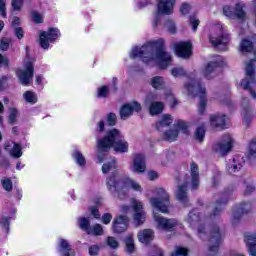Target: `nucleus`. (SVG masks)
Here are the masks:
<instances>
[{"instance_id":"nucleus-1","label":"nucleus","mask_w":256,"mask_h":256,"mask_svg":"<svg viewBox=\"0 0 256 256\" xmlns=\"http://www.w3.org/2000/svg\"><path fill=\"white\" fill-rule=\"evenodd\" d=\"M141 59L146 65H158L160 69H167L173 65V56L163 48V40L150 41L142 47H133L130 59Z\"/></svg>"},{"instance_id":"nucleus-2","label":"nucleus","mask_w":256,"mask_h":256,"mask_svg":"<svg viewBox=\"0 0 256 256\" xmlns=\"http://www.w3.org/2000/svg\"><path fill=\"white\" fill-rule=\"evenodd\" d=\"M102 172L104 174L111 173L106 180V185L110 193H117L119 199L124 198L123 193L127 192L128 189H132L138 193L143 191L141 184L134 179L130 177H123L119 179V169L115 159L104 163L102 166Z\"/></svg>"},{"instance_id":"nucleus-3","label":"nucleus","mask_w":256,"mask_h":256,"mask_svg":"<svg viewBox=\"0 0 256 256\" xmlns=\"http://www.w3.org/2000/svg\"><path fill=\"white\" fill-rule=\"evenodd\" d=\"M185 221L190 227H192V229H195V227H197L198 237H200V239L208 238L209 252L211 253V255H215L219 251V246L223 241V236L219 231V227H213L209 235H207V232L205 231V226L201 224V217L199 216V212L197 210H192L191 212H189Z\"/></svg>"},{"instance_id":"nucleus-4","label":"nucleus","mask_w":256,"mask_h":256,"mask_svg":"<svg viewBox=\"0 0 256 256\" xmlns=\"http://www.w3.org/2000/svg\"><path fill=\"white\" fill-rule=\"evenodd\" d=\"M111 147L116 153H127L129 151V143L125 141L123 134L117 129L109 130L103 138L97 140L99 163H103V154L107 153Z\"/></svg>"},{"instance_id":"nucleus-5","label":"nucleus","mask_w":256,"mask_h":256,"mask_svg":"<svg viewBox=\"0 0 256 256\" xmlns=\"http://www.w3.org/2000/svg\"><path fill=\"white\" fill-rule=\"evenodd\" d=\"M191 184V189L199 187V166L192 162L190 165V176L186 175L180 179L176 191V199L181 202L184 207L189 205V196L187 195V185Z\"/></svg>"},{"instance_id":"nucleus-6","label":"nucleus","mask_w":256,"mask_h":256,"mask_svg":"<svg viewBox=\"0 0 256 256\" xmlns=\"http://www.w3.org/2000/svg\"><path fill=\"white\" fill-rule=\"evenodd\" d=\"M184 89L187 91L188 95L199 97V112L203 113L205 107H207V89L205 86L198 80L191 78L190 81L184 85Z\"/></svg>"},{"instance_id":"nucleus-7","label":"nucleus","mask_w":256,"mask_h":256,"mask_svg":"<svg viewBox=\"0 0 256 256\" xmlns=\"http://www.w3.org/2000/svg\"><path fill=\"white\" fill-rule=\"evenodd\" d=\"M225 25L218 23L212 28L209 41L213 47H221L222 51H227V45H229V34H227Z\"/></svg>"},{"instance_id":"nucleus-8","label":"nucleus","mask_w":256,"mask_h":256,"mask_svg":"<svg viewBox=\"0 0 256 256\" xmlns=\"http://www.w3.org/2000/svg\"><path fill=\"white\" fill-rule=\"evenodd\" d=\"M154 193L157 197L150 198V204L154 209L160 211V213H164V215L169 214V208L171 207L169 193H167L163 188L155 189Z\"/></svg>"},{"instance_id":"nucleus-9","label":"nucleus","mask_w":256,"mask_h":256,"mask_svg":"<svg viewBox=\"0 0 256 256\" xmlns=\"http://www.w3.org/2000/svg\"><path fill=\"white\" fill-rule=\"evenodd\" d=\"M255 60H250L246 65V77L240 83V87L244 91H250V95L253 99H256V93L251 89L255 85Z\"/></svg>"},{"instance_id":"nucleus-10","label":"nucleus","mask_w":256,"mask_h":256,"mask_svg":"<svg viewBox=\"0 0 256 256\" xmlns=\"http://www.w3.org/2000/svg\"><path fill=\"white\" fill-rule=\"evenodd\" d=\"M175 9V0H157V12L155 13L152 27L159 25V15H173Z\"/></svg>"},{"instance_id":"nucleus-11","label":"nucleus","mask_w":256,"mask_h":256,"mask_svg":"<svg viewBox=\"0 0 256 256\" xmlns=\"http://www.w3.org/2000/svg\"><path fill=\"white\" fill-rule=\"evenodd\" d=\"M179 133H183L184 135H189V125L187 122L183 120H178L177 123L174 124V129H170L164 132V140L173 143V141H177V137H179Z\"/></svg>"},{"instance_id":"nucleus-12","label":"nucleus","mask_w":256,"mask_h":256,"mask_svg":"<svg viewBox=\"0 0 256 256\" xmlns=\"http://www.w3.org/2000/svg\"><path fill=\"white\" fill-rule=\"evenodd\" d=\"M156 229L159 231H174L175 227H179V221L175 218H165L161 214L153 213Z\"/></svg>"},{"instance_id":"nucleus-13","label":"nucleus","mask_w":256,"mask_h":256,"mask_svg":"<svg viewBox=\"0 0 256 256\" xmlns=\"http://www.w3.org/2000/svg\"><path fill=\"white\" fill-rule=\"evenodd\" d=\"M35 68L33 67V63L26 62L23 68L17 70L16 75L21 83V85H30L33 81Z\"/></svg>"},{"instance_id":"nucleus-14","label":"nucleus","mask_w":256,"mask_h":256,"mask_svg":"<svg viewBox=\"0 0 256 256\" xmlns=\"http://www.w3.org/2000/svg\"><path fill=\"white\" fill-rule=\"evenodd\" d=\"M244 7L245 4L238 2L235 5L234 10L231 6H224L223 13L225 17H228V19H239V21H245V19H247V13L243 10Z\"/></svg>"},{"instance_id":"nucleus-15","label":"nucleus","mask_w":256,"mask_h":256,"mask_svg":"<svg viewBox=\"0 0 256 256\" xmlns=\"http://www.w3.org/2000/svg\"><path fill=\"white\" fill-rule=\"evenodd\" d=\"M219 67H223V58L220 56H218L216 60L208 62L207 65L201 69V75L208 80L215 79Z\"/></svg>"},{"instance_id":"nucleus-16","label":"nucleus","mask_w":256,"mask_h":256,"mask_svg":"<svg viewBox=\"0 0 256 256\" xmlns=\"http://www.w3.org/2000/svg\"><path fill=\"white\" fill-rule=\"evenodd\" d=\"M132 209L134 211V214H133L134 225L136 227H141V225H143V223H145V220L147 219V213L143 208V202L136 199L132 200Z\"/></svg>"},{"instance_id":"nucleus-17","label":"nucleus","mask_w":256,"mask_h":256,"mask_svg":"<svg viewBox=\"0 0 256 256\" xmlns=\"http://www.w3.org/2000/svg\"><path fill=\"white\" fill-rule=\"evenodd\" d=\"M61 37V32L57 28H50L48 31L40 33V46L42 49H49V43L57 41Z\"/></svg>"},{"instance_id":"nucleus-18","label":"nucleus","mask_w":256,"mask_h":256,"mask_svg":"<svg viewBox=\"0 0 256 256\" xmlns=\"http://www.w3.org/2000/svg\"><path fill=\"white\" fill-rule=\"evenodd\" d=\"M155 99L157 97L154 94L148 95L146 99V103H149V113L152 117L154 115H160V113H163V109H165V104L163 102H157Z\"/></svg>"},{"instance_id":"nucleus-19","label":"nucleus","mask_w":256,"mask_h":256,"mask_svg":"<svg viewBox=\"0 0 256 256\" xmlns=\"http://www.w3.org/2000/svg\"><path fill=\"white\" fill-rule=\"evenodd\" d=\"M232 147L233 138L231 137V135L226 134L222 137V142L214 147V150L216 153H220V155H227V153L231 151Z\"/></svg>"},{"instance_id":"nucleus-20","label":"nucleus","mask_w":256,"mask_h":256,"mask_svg":"<svg viewBox=\"0 0 256 256\" xmlns=\"http://www.w3.org/2000/svg\"><path fill=\"white\" fill-rule=\"evenodd\" d=\"M140 110H141V104H139L138 102H131V103L125 104L120 109V117L123 120L129 119V117H131L133 113H139Z\"/></svg>"},{"instance_id":"nucleus-21","label":"nucleus","mask_w":256,"mask_h":256,"mask_svg":"<svg viewBox=\"0 0 256 256\" xmlns=\"http://www.w3.org/2000/svg\"><path fill=\"white\" fill-rule=\"evenodd\" d=\"M130 169L133 173L141 175V173L147 169V165L145 164V155L135 154Z\"/></svg>"},{"instance_id":"nucleus-22","label":"nucleus","mask_w":256,"mask_h":256,"mask_svg":"<svg viewBox=\"0 0 256 256\" xmlns=\"http://www.w3.org/2000/svg\"><path fill=\"white\" fill-rule=\"evenodd\" d=\"M191 42H178L174 44L175 53L182 59H189L191 57Z\"/></svg>"},{"instance_id":"nucleus-23","label":"nucleus","mask_w":256,"mask_h":256,"mask_svg":"<svg viewBox=\"0 0 256 256\" xmlns=\"http://www.w3.org/2000/svg\"><path fill=\"white\" fill-rule=\"evenodd\" d=\"M127 227H129V218L123 215L116 217L112 224L114 233H123L127 231Z\"/></svg>"},{"instance_id":"nucleus-24","label":"nucleus","mask_w":256,"mask_h":256,"mask_svg":"<svg viewBox=\"0 0 256 256\" xmlns=\"http://www.w3.org/2000/svg\"><path fill=\"white\" fill-rule=\"evenodd\" d=\"M5 151H8L10 156L14 159H19L23 157V151L21 148V144H17L15 142H7L4 146Z\"/></svg>"},{"instance_id":"nucleus-25","label":"nucleus","mask_w":256,"mask_h":256,"mask_svg":"<svg viewBox=\"0 0 256 256\" xmlns=\"http://www.w3.org/2000/svg\"><path fill=\"white\" fill-rule=\"evenodd\" d=\"M58 251L61 256H75V250H72L69 241L65 239L59 240Z\"/></svg>"},{"instance_id":"nucleus-26","label":"nucleus","mask_w":256,"mask_h":256,"mask_svg":"<svg viewBox=\"0 0 256 256\" xmlns=\"http://www.w3.org/2000/svg\"><path fill=\"white\" fill-rule=\"evenodd\" d=\"M153 239H155V232L152 229H144L138 232V241H140V243L148 245Z\"/></svg>"},{"instance_id":"nucleus-27","label":"nucleus","mask_w":256,"mask_h":256,"mask_svg":"<svg viewBox=\"0 0 256 256\" xmlns=\"http://www.w3.org/2000/svg\"><path fill=\"white\" fill-rule=\"evenodd\" d=\"M243 157L235 156L229 163H228V173H237L243 167Z\"/></svg>"},{"instance_id":"nucleus-28","label":"nucleus","mask_w":256,"mask_h":256,"mask_svg":"<svg viewBox=\"0 0 256 256\" xmlns=\"http://www.w3.org/2000/svg\"><path fill=\"white\" fill-rule=\"evenodd\" d=\"M249 211H251V204L242 203L233 210L232 217L234 221H236V219H241V215H245V213H249Z\"/></svg>"},{"instance_id":"nucleus-29","label":"nucleus","mask_w":256,"mask_h":256,"mask_svg":"<svg viewBox=\"0 0 256 256\" xmlns=\"http://www.w3.org/2000/svg\"><path fill=\"white\" fill-rule=\"evenodd\" d=\"M227 121V116L223 114H214L210 116V124L212 127H218L223 129L225 127V123Z\"/></svg>"},{"instance_id":"nucleus-30","label":"nucleus","mask_w":256,"mask_h":256,"mask_svg":"<svg viewBox=\"0 0 256 256\" xmlns=\"http://www.w3.org/2000/svg\"><path fill=\"white\" fill-rule=\"evenodd\" d=\"M245 243L250 256H256V235L248 234L245 236Z\"/></svg>"},{"instance_id":"nucleus-31","label":"nucleus","mask_w":256,"mask_h":256,"mask_svg":"<svg viewBox=\"0 0 256 256\" xmlns=\"http://www.w3.org/2000/svg\"><path fill=\"white\" fill-rule=\"evenodd\" d=\"M173 123V117L169 114H164L161 116L159 121L156 122L157 131H163L165 127H169Z\"/></svg>"},{"instance_id":"nucleus-32","label":"nucleus","mask_w":256,"mask_h":256,"mask_svg":"<svg viewBox=\"0 0 256 256\" xmlns=\"http://www.w3.org/2000/svg\"><path fill=\"white\" fill-rule=\"evenodd\" d=\"M150 85L153 87V89H165V78L161 76H154L150 79Z\"/></svg>"},{"instance_id":"nucleus-33","label":"nucleus","mask_w":256,"mask_h":256,"mask_svg":"<svg viewBox=\"0 0 256 256\" xmlns=\"http://www.w3.org/2000/svg\"><path fill=\"white\" fill-rule=\"evenodd\" d=\"M253 49V42L247 38L243 39L240 43V51L242 53H251Z\"/></svg>"},{"instance_id":"nucleus-34","label":"nucleus","mask_w":256,"mask_h":256,"mask_svg":"<svg viewBox=\"0 0 256 256\" xmlns=\"http://www.w3.org/2000/svg\"><path fill=\"white\" fill-rule=\"evenodd\" d=\"M23 99L26 103H30V105H35L37 103V94L33 91H26L23 94Z\"/></svg>"},{"instance_id":"nucleus-35","label":"nucleus","mask_w":256,"mask_h":256,"mask_svg":"<svg viewBox=\"0 0 256 256\" xmlns=\"http://www.w3.org/2000/svg\"><path fill=\"white\" fill-rule=\"evenodd\" d=\"M127 253L135 252V241L133 240V234H129L125 239Z\"/></svg>"},{"instance_id":"nucleus-36","label":"nucleus","mask_w":256,"mask_h":256,"mask_svg":"<svg viewBox=\"0 0 256 256\" xmlns=\"http://www.w3.org/2000/svg\"><path fill=\"white\" fill-rule=\"evenodd\" d=\"M227 203V199H222V200H217L216 203L213 206V216H217L219 215V213H221V211H223V207H225V204Z\"/></svg>"},{"instance_id":"nucleus-37","label":"nucleus","mask_w":256,"mask_h":256,"mask_svg":"<svg viewBox=\"0 0 256 256\" xmlns=\"http://www.w3.org/2000/svg\"><path fill=\"white\" fill-rule=\"evenodd\" d=\"M246 155H247L248 159H255V157H256V139H253L250 142Z\"/></svg>"},{"instance_id":"nucleus-38","label":"nucleus","mask_w":256,"mask_h":256,"mask_svg":"<svg viewBox=\"0 0 256 256\" xmlns=\"http://www.w3.org/2000/svg\"><path fill=\"white\" fill-rule=\"evenodd\" d=\"M88 235L101 236L103 235V226L101 224H95L90 227V230L87 232Z\"/></svg>"},{"instance_id":"nucleus-39","label":"nucleus","mask_w":256,"mask_h":256,"mask_svg":"<svg viewBox=\"0 0 256 256\" xmlns=\"http://www.w3.org/2000/svg\"><path fill=\"white\" fill-rule=\"evenodd\" d=\"M165 100L166 103L170 105L171 109L177 107V105L179 104L177 98H175V95H173L171 92L165 94Z\"/></svg>"},{"instance_id":"nucleus-40","label":"nucleus","mask_w":256,"mask_h":256,"mask_svg":"<svg viewBox=\"0 0 256 256\" xmlns=\"http://www.w3.org/2000/svg\"><path fill=\"white\" fill-rule=\"evenodd\" d=\"M78 224H79L80 229H82V231H86V233H89L91 226H89L88 218H85V217L79 218Z\"/></svg>"},{"instance_id":"nucleus-41","label":"nucleus","mask_w":256,"mask_h":256,"mask_svg":"<svg viewBox=\"0 0 256 256\" xmlns=\"http://www.w3.org/2000/svg\"><path fill=\"white\" fill-rule=\"evenodd\" d=\"M242 107H243L242 115L244 117L245 123H247V121H249V119H251V111H249V108H247V99L246 98H244L242 101Z\"/></svg>"},{"instance_id":"nucleus-42","label":"nucleus","mask_w":256,"mask_h":256,"mask_svg":"<svg viewBox=\"0 0 256 256\" xmlns=\"http://www.w3.org/2000/svg\"><path fill=\"white\" fill-rule=\"evenodd\" d=\"M73 159L76 161L77 165H80V167H83L85 165V156L79 151H75L72 154Z\"/></svg>"},{"instance_id":"nucleus-43","label":"nucleus","mask_w":256,"mask_h":256,"mask_svg":"<svg viewBox=\"0 0 256 256\" xmlns=\"http://www.w3.org/2000/svg\"><path fill=\"white\" fill-rule=\"evenodd\" d=\"M171 75L173 77H185L187 75V72L183 67H175L171 70Z\"/></svg>"},{"instance_id":"nucleus-44","label":"nucleus","mask_w":256,"mask_h":256,"mask_svg":"<svg viewBox=\"0 0 256 256\" xmlns=\"http://www.w3.org/2000/svg\"><path fill=\"white\" fill-rule=\"evenodd\" d=\"M2 187L5 191H12L13 189V182L9 178H4L1 180Z\"/></svg>"},{"instance_id":"nucleus-45","label":"nucleus","mask_w":256,"mask_h":256,"mask_svg":"<svg viewBox=\"0 0 256 256\" xmlns=\"http://www.w3.org/2000/svg\"><path fill=\"white\" fill-rule=\"evenodd\" d=\"M205 138V128L203 127H199L196 132H195V139L197 141H203V139Z\"/></svg>"},{"instance_id":"nucleus-46","label":"nucleus","mask_w":256,"mask_h":256,"mask_svg":"<svg viewBox=\"0 0 256 256\" xmlns=\"http://www.w3.org/2000/svg\"><path fill=\"white\" fill-rule=\"evenodd\" d=\"M165 27L168 29L169 33H177V26H175V22H173V20H167Z\"/></svg>"},{"instance_id":"nucleus-47","label":"nucleus","mask_w":256,"mask_h":256,"mask_svg":"<svg viewBox=\"0 0 256 256\" xmlns=\"http://www.w3.org/2000/svg\"><path fill=\"white\" fill-rule=\"evenodd\" d=\"M109 95V88L107 86H101L98 88L97 97L105 98Z\"/></svg>"},{"instance_id":"nucleus-48","label":"nucleus","mask_w":256,"mask_h":256,"mask_svg":"<svg viewBox=\"0 0 256 256\" xmlns=\"http://www.w3.org/2000/svg\"><path fill=\"white\" fill-rule=\"evenodd\" d=\"M107 245L111 247V249H118L119 248V242L115 237H108L107 238Z\"/></svg>"},{"instance_id":"nucleus-49","label":"nucleus","mask_w":256,"mask_h":256,"mask_svg":"<svg viewBox=\"0 0 256 256\" xmlns=\"http://www.w3.org/2000/svg\"><path fill=\"white\" fill-rule=\"evenodd\" d=\"M107 123L110 127H113L117 123V115L115 113H109L107 116Z\"/></svg>"},{"instance_id":"nucleus-50","label":"nucleus","mask_w":256,"mask_h":256,"mask_svg":"<svg viewBox=\"0 0 256 256\" xmlns=\"http://www.w3.org/2000/svg\"><path fill=\"white\" fill-rule=\"evenodd\" d=\"M187 253H189V250H187L186 248L178 247L172 253V256H187Z\"/></svg>"},{"instance_id":"nucleus-51","label":"nucleus","mask_w":256,"mask_h":256,"mask_svg":"<svg viewBox=\"0 0 256 256\" xmlns=\"http://www.w3.org/2000/svg\"><path fill=\"white\" fill-rule=\"evenodd\" d=\"M10 115H9V123H15V119H17V109L10 108Z\"/></svg>"},{"instance_id":"nucleus-52","label":"nucleus","mask_w":256,"mask_h":256,"mask_svg":"<svg viewBox=\"0 0 256 256\" xmlns=\"http://www.w3.org/2000/svg\"><path fill=\"white\" fill-rule=\"evenodd\" d=\"M32 19L34 23H43V16L39 12H32Z\"/></svg>"},{"instance_id":"nucleus-53","label":"nucleus","mask_w":256,"mask_h":256,"mask_svg":"<svg viewBox=\"0 0 256 256\" xmlns=\"http://www.w3.org/2000/svg\"><path fill=\"white\" fill-rule=\"evenodd\" d=\"M12 7L15 11L21 10L23 7V0H12Z\"/></svg>"},{"instance_id":"nucleus-54","label":"nucleus","mask_w":256,"mask_h":256,"mask_svg":"<svg viewBox=\"0 0 256 256\" xmlns=\"http://www.w3.org/2000/svg\"><path fill=\"white\" fill-rule=\"evenodd\" d=\"M111 219H113V215L110 213H105L102 216V223H104V225H109L111 223Z\"/></svg>"},{"instance_id":"nucleus-55","label":"nucleus","mask_w":256,"mask_h":256,"mask_svg":"<svg viewBox=\"0 0 256 256\" xmlns=\"http://www.w3.org/2000/svg\"><path fill=\"white\" fill-rule=\"evenodd\" d=\"M89 255L90 256H97L99 255V246L92 245L89 247Z\"/></svg>"},{"instance_id":"nucleus-56","label":"nucleus","mask_w":256,"mask_h":256,"mask_svg":"<svg viewBox=\"0 0 256 256\" xmlns=\"http://www.w3.org/2000/svg\"><path fill=\"white\" fill-rule=\"evenodd\" d=\"M11 218L9 217H2V219L0 220V225H2V227H4V229L6 231H9V220Z\"/></svg>"},{"instance_id":"nucleus-57","label":"nucleus","mask_w":256,"mask_h":256,"mask_svg":"<svg viewBox=\"0 0 256 256\" xmlns=\"http://www.w3.org/2000/svg\"><path fill=\"white\" fill-rule=\"evenodd\" d=\"M189 11H191V6L187 3H183L180 7V12L182 13V15H187Z\"/></svg>"},{"instance_id":"nucleus-58","label":"nucleus","mask_w":256,"mask_h":256,"mask_svg":"<svg viewBox=\"0 0 256 256\" xmlns=\"http://www.w3.org/2000/svg\"><path fill=\"white\" fill-rule=\"evenodd\" d=\"M190 25H192L193 31H197V27H199V19L195 17H190Z\"/></svg>"},{"instance_id":"nucleus-59","label":"nucleus","mask_w":256,"mask_h":256,"mask_svg":"<svg viewBox=\"0 0 256 256\" xmlns=\"http://www.w3.org/2000/svg\"><path fill=\"white\" fill-rule=\"evenodd\" d=\"M105 131V122L103 120L97 123L96 133H103Z\"/></svg>"},{"instance_id":"nucleus-60","label":"nucleus","mask_w":256,"mask_h":256,"mask_svg":"<svg viewBox=\"0 0 256 256\" xmlns=\"http://www.w3.org/2000/svg\"><path fill=\"white\" fill-rule=\"evenodd\" d=\"M138 8L143 9V7H147L148 3H150L151 0H135Z\"/></svg>"},{"instance_id":"nucleus-61","label":"nucleus","mask_w":256,"mask_h":256,"mask_svg":"<svg viewBox=\"0 0 256 256\" xmlns=\"http://www.w3.org/2000/svg\"><path fill=\"white\" fill-rule=\"evenodd\" d=\"M5 11H6L5 0H0V13L2 17H7V13Z\"/></svg>"},{"instance_id":"nucleus-62","label":"nucleus","mask_w":256,"mask_h":256,"mask_svg":"<svg viewBox=\"0 0 256 256\" xmlns=\"http://www.w3.org/2000/svg\"><path fill=\"white\" fill-rule=\"evenodd\" d=\"M147 175L150 181H155V179L159 177V174L156 171H149Z\"/></svg>"},{"instance_id":"nucleus-63","label":"nucleus","mask_w":256,"mask_h":256,"mask_svg":"<svg viewBox=\"0 0 256 256\" xmlns=\"http://www.w3.org/2000/svg\"><path fill=\"white\" fill-rule=\"evenodd\" d=\"M91 214L95 217V219H100L101 214H99V210L95 207L90 208Z\"/></svg>"},{"instance_id":"nucleus-64","label":"nucleus","mask_w":256,"mask_h":256,"mask_svg":"<svg viewBox=\"0 0 256 256\" xmlns=\"http://www.w3.org/2000/svg\"><path fill=\"white\" fill-rule=\"evenodd\" d=\"M15 35L18 39H23V35H24L23 28H16Z\"/></svg>"}]
</instances>
